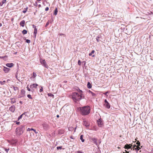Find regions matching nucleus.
Returning <instances> with one entry per match:
<instances>
[{
  "label": "nucleus",
  "mask_w": 153,
  "mask_h": 153,
  "mask_svg": "<svg viewBox=\"0 0 153 153\" xmlns=\"http://www.w3.org/2000/svg\"><path fill=\"white\" fill-rule=\"evenodd\" d=\"M80 110L82 115H87L90 113V108L89 106H87L81 108Z\"/></svg>",
  "instance_id": "nucleus-1"
},
{
  "label": "nucleus",
  "mask_w": 153,
  "mask_h": 153,
  "mask_svg": "<svg viewBox=\"0 0 153 153\" xmlns=\"http://www.w3.org/2000/svg\"><path fill=\"white\" fill-rule=\"evenodd\" d=\"M72 98L74 101L75 102H76L79 101L81 99V96L79 95L77 93L74 92L72 94Z\"/></svg>",
  "instance_id": "nucleus-2"
},
{
  "label": "nucleus",
  "mask_w": 153,
  "mask_h": 153,
  "mask_svg": "<svg viewBox=\"0 0 153 153\" xmlns=\"http://www.w3.org/2000/svg\"><path fill=\"white\" fill-rule=\"evenodd\" d=\"M21 128H17L16 129V133L17 135L19 136L23 132V126H21Z\"/></svg>",
  "instance_id": "nucleus-3"
},
{
  "label": "nucleus",
  "mask_w": 153,
  "mask_h": 153,
  "mask_svg": "<svg viewBox=\"0 0 153 153\" xmlns=\"http://www.w3.org/2000/svg\"><path fill=\"white\" fill-rule=\"evenodd\" d=\"M40 62L41 64H42L45 67L48 68V67L46 61L45 59H40Z\"/></svg>",
  "instance_id": "nucleus-4"
},
{
  "label": "nucleus",
  "mask_w": 153,
  "mask_h": 153,
  "mask_svg": "<svg viewBox=\"0 0 153 153\" xmlns=\"http://www.w3.org/2000/svg\"><path fill=\"white\" fill-rule=\"evenodd\" d=\"M25 94V91L24 89H22L21 91V93L19 95V97H24Z\"/></svg>",
  "instance_id": "nucleus-5"
},
{
  "label": "nucleus",
  "mask_w": 153,
  "mask_h": 153,
  "mask_svg": "<svg viewBox=\"0 0 153 153\" xmlns=\"http://www.w3.org/2000/svg\"><path fill=\"white\" fill-rule=\"evenodd\" d=\"M97 123L98 126L100 127H101L103 124V122L100 119L98 120Z\"/></svg>",
  "instance_id": "nucleus-6"
},
{
  "label": "nucleus",
  "mask_w": 153,
  "mask_h": 153,
  "mask_svg": "<svg viewBox=\"0 0 153 153\" xmlns=\"http://www.w3.org/2000/svg\"><path fill=\"white\" fill-rule=\"evenodd\" d=\"M132 146V145L131 144H126L125 146L124 147V148L125 149H129L131 148V147Z\"/></svg>",
  "instance_id": "nucleus-7"
},
{
  "label": "nucleus",
  "mask_w": 153,
  "mask_h": 153,
  "mask_svg": "<svg viewBox=\"0 0 153 153\" xmlns=\"http://www.w3.org/2000/svg\"><path fill=\"white\" fill-rule=\"evenodd\" d=\"M15 107L14 106H12L9 108V110L12 112H14L15 111Z\"/></svg>",
  "instance_id": "nucleus-8"
},
{
  "label": "nucleus",
  "mask_w": 153,
  "mask_h": 153,
  "mask_svg": "<svg viewBox=\"0 0 153 153\" xmlns=\"http://www.w3.org/2000/svg\"><path fill=\"white\" fill-rule=\"evenodd\" d=\"M38 86V85L36 84H33L30 86V88L31 89H33L34 88H36Z\"/></svg>",
  "instance_id": "nucleus-9"
},
{
  "label": "nucleus",
  "mask_w": 153,
  "mask_h": 153,
  "mask_svg": "<svg viewBox=\"0 0 153 153\" xmlns=\"http://www.w3.org/2000/svg\"><path fill=\"white\" fill-rule=\"evenodd\" d=\"M83 125L86 127H88L89 125L88 122L86 121H83Z\"/></svg>",
  "instance_id": "nucleus-10"
},
{
  "label": "nucleus",
  "mask_w": 153,
  "mask_h": 153,
  "mask_svg": "<svg viewBox=\"0 0 153 153\" xmlns=\"http://www.w3.org/2000/svg\"><path fill=\"white\" fill-rule=\"evenodd\" d=\"M104 105L107 108H110V105L108 102H106L104 104Z\"/></svg>",
  "instance_id": "nucleus-11"
},
{
  "label": "nucleus",
  "mask_w": 153,
  "mask_h": 153,
  "mask_svg": "<svg viewBox=\"0 0 153 153\" xmlns=\"http://www.w3.org/2000/svg\"><path fill=\"white\" fill-rule=\"evenodd\" d=\"M10 70V68H7L5 67H4V68H3V71L6 73L8 72Z\"/></svg>",
  "instance_id": "nucleus-12"
},
{
  "label": "nucleus",
  "mask_w": 153,
  "mask_h": 153,
  "mask_svg": "<svg viewBox=\"0 0 153 153\" xmlns=\"http://www.w3.org/2000/svg\"><path fill=\"white\" fill-rule=\"evenodd\" d=\"M11 142L10 143H11L12 144H16L17 143V140L16 139H13L12 140H11Z\"/></svg>",
  "instance_id": "nucleus-13"
},
{
  "label": "nucleus",
  "mask_w": 153,
  "mask_h": 153,
  "mask_svg": "<svg viewBox=\"0 0 153 153\" xmlns=\"http://www.w3.org/2000/svg\"><path fill=\"white\" fill-rule=\"evenodd\" d=\"M6 65L8 67L11 68L13 66L14 64L13 63H7Z\"/></svg>",
  "instance_id": "nucleus-14"
},
{
  "label": "nucleus",
  "mask_w": 153,
  "mask_h": 153,
  "mask_svg": "<svg viewBox=\"0 0 153 153\" xmlns=\"http://www.w3.org/2000/svg\"><path fill=\"white\" fill-rule=\"evenodd\" d=\"M25 21L24 20L22 21L20 23V25L22 27H23L25 26Z\"/></svg>",
  "instance_id": "nucleus-15"
},
{
  "label": "nucleus",
  "mask_w": 153,
  "mask_h": 153,
  "mask_svg": "<svg viewBox=\"0 0 153 153\" xmlns=\"http://www.w3.org/2000/svg\"><path fill=\"white\" fill-rule=\"evenodd\" d=\"M11 102L12 103H14L16 102V99L15 98H11Z\"/></svg>",
  "instance_id": "nucleus-16"
},
{
  "label": "nucleus",
  "mask_w": 153,
  "mask_h": 153,
  "mask_svg": "<svg viewBox=\"0 0 153 153\" xmlns=\"http://www.w3.org/2000/svg\"><path fill=\"white\" fill-rule=\"evenodd\" d=\"M92 140L94 141V143L97 144V139L96 138H93L91 139Z\"/></svg>",
  "instance_id": "nucleus-17"
},
{
  "label": "nucleus",
  "mask_w": 153,
  "mask_h": 153,
  "mask_svg": "<svg viewBox=\"0 0 153 153\" xmlns=\"http://www.w3.org/2000/svg\"><path fill=\"white\" fill-rule=\"evenodd\" d=\"M37 29L36 28H35V29H34V33H33L35 37H36V34L37 33Z\"/></svg>",
  "instance_id": "nucleus-18"
},
{
  "label": "nucleus",
  "mask_w": 153,
  "mask_h": 153,
  "mask_svg": "<svg viewBox=\"0 0 153 153\" xmlns=\"http://www.w3.org/2000/svg\"><path fill=\"white\" fill-rule=\"evenodd\" d=\"M87 87L89 88H90L92 87V85L89 82H88L87 85Z\"/></svg>",
  "instance_id": "nucleus-19"
},
{
  "label": "nucleus",
  "mask_w": 153,
  "mask_h": 153,
  "mask_svg": "<svg viewBox=\"0 0 153 153\" xmlns=\"http://www.w3.org/2000/svg\"><path fill=\"white\" fill-rule=\"evenodd\" d=\"M13 89L15 91H17L18 92L19 91V89L18 87L14 86L13 87Z\"/></svg>",
  "instance_id": "nucleus-20"
},
{
  "label": "nucleus",
  "mask_w": 153,
  "mask_h": 153,
  "mask_svg": "<svg viewBox=\"0 0 153 153\" xmlns=\"http://www.w3.org/2000/svg\"><path fill=\"white\" fill-rule=\"evenodd\" d=\"M74 129V128L72 126H69L68 128V130L69 131H72Z\"/></svg>",
  "instance_id": "nucleus-21"
},
{
  "label": "nucleus",
  "mask_w": 153,
  "mask_h": 153,
  "mask_svg": "<svg viewBox=\"0 0 153 153\" xmlns=\"http://www.w3.org/2000/svg\"><path fill=\"white\" fill-rule=\"evenodd\" d=\"M80 139L82 142H84V140L83 139V135H81L80 136Z\"/></svg>",
  "instance_id": "nucleus-22"
},
{
  "label": "nucleus",
  "mask_w": 153,
  "mask_h": 153,
  "mask_svg": "<svg viewBox=\"0 0 153 153\" xmlns=\"http://www.w3.org/2000/svg\"><path fill=\"white\" fill-rule=\"evenodd\" d=\"M58 12V10L56 8L54 11V15H56L57 13Z\"/></svg>",
  "instance_id": "nucleus-23"
},
{
  "label": "nucleus",
  "mask_w": 153,
  "mask_h": 153,
  "mask_svg": "<svg viewBox=\"0 0 153 153\" xmlns=\"http://www.w3.org/2000/svg\"><path fill=\"white\" fill-rule=\"evenodd\" d=\"M89 94H91L92 96H94L95 95V94L92 92V91H89Z\"/></svg>",
  "instance_id": "nucleus-24"
},
{
  "label": "nucleus",
  "mask_w": 153,
  "mask_h": 153,
  "mask_svg": "<svg viewBox=\"0 0 153 153\" xmlns=\"http://www.w3.org/2000/svg\"><path fill=\"white\" fill-rule=\"evenodd\" d=\"M27 31L25 30H24L22 31V33L24 35L27 34Z\"/></svg>",
  "instance_id": "nucleus-25"
},
{
  "label": "nucleus",
  "mask_w": 153,
  "mask_h": 153,
  "mask_svg": "<svg viewBox=\"0 0 153 153\" xmlns=\"http://www.w3.org/2000/svg\"><path fill=\"white\" fill-rule=\"evenodd\" d=\"M95 52V51L94 50H92L91 51V52L89 53V56H91L92 55V54H93Z\"/></svg>",
  "instance_id": "nucleus-26"
},
{
  "label": "nucleus",
  "mask_w": 153,
  "mask_h": 153,
  "mask_svg": "<svg viewBox=\"0 0 153 153\" xmlns=\"http://www.w3.org/2000/svg\"><path fill=\"white\" fill-rule=\"evenodd\" d=\"M140 149V148L139 147V146H137V148H135V150H137V151Z\"/></svg>",
  "instance_id": "nucleus-27"
},
{
  "label": "nucleus",
  "mask_w": 153,
  "mask_h": 153,
  "mask_svg": "<svg viewBox=\"0 0 153 153\" xmlns=\"http://www.w3.org/2000/svg\"><path fill=\"white\" fill-rule=\"evenodd\" d=\"M78 91L79 93V95H81H81L82 94V91L79 89L78 90Z\"/></svg>",
  "instance_id": "nucleus-28"
},
{
  "label": "nucleus",
  "mask_w": 153,
  "mask_h": 153,
  "mask_svg": "<svg viewBox=\"0 0 153 153\" xmlns=\"http://www.w3.org/2000/svg\"><path fill=\"white\" fill-rule=\"evenodd\" d=\"M50 23H51V21L50 22L49 20H48V21L46 23L45 27H47L49 25Z\"/></svg>",
  "instance_id": "nucleus-29"
},
{
  "label": "nucleus",
  "mask_w": 153,
  "mask_h": 153,
  "mask_svg": "<svg viewBox=\"0 0 153 153\" xmlns=\"http://www.w3.org/2000/svg\"><path fill=\"white\" fill-rule=\"evenodd\" d=\"M28 7H27L25 9H24L23 11V12L24 13H25L27 11V9H28Z\"/></svg>",
  "instance_id": "nucleus-30"
},
{
  "label": "nucleus",
  "mask_w": 153,
  "mask_h": 153,
  "mask_svg": "<svg viewBox=\"0 0 153 153\" xmlns=\"http://www.w3.org/2000/svg\"><path fill=\"white\" fill-rule=\"evenodd\" d=\"M48 95L49 96H51V97H54V95L53 94L51 93H48Z\"/></svg>",
  "instance_id": "nucleus-31"
},
{
  "label": "nucleus",
  "mask_w": 153,
  "mask_h": 153,
  "mask_svg": "<svg viewBox=\"0 0 153 153\" xmlns=\"http://www.w3.org/2000/svg\"><path fill=\"white\" fill-rule=\"evenodd\" d=\"M136 144L137 145V146H140V143L139 141H137V142L136 143Z\"/></svg>",
  "instance_id": "nucleus-32"
},
{
  "label": "nucleus",
  "mask_w": 153,
  "mask_h": 153,
  "mask_svg": "<svg viewBox=\"0 0 153 153\" xmlns=\"http://www.w3.org/2000/svg\"><path fill=\"white\" fill-rule=\"evenodd\" d=\"M56 148H57V149H58V150L59 149H62V146L57 147ZM63 149H64L65 148H63Z\"/></svg>",
  "instance_id": "nucleus-33"
},
{
  "label": "nucleus",
  "mask_w": 153,
  "mask_h": 153,
  "mask_svg": "<svg viewBox=\"0 0 153 153\" xmlns=\"http://www.w3.org/2000/svg\"><path fill=\"white\" fill-rule=\"evenodd\" d=\"M27 97H28L30 99H32V98L31 97V95L30 94H28L27 95Z\"/></svg>",
  "instance_id": "nucleus-34"
},
{
  "label": "nucleus",
  "mask_w": 153,
  "mask_h": 153,
  "mask_svg": "<svg viewBox=\"0 0 153 153\" xmlns=\"http://www.w3.org/2000/svg\"><path fill=\"white\" fill-rule=\"evenodd\" d=\"M23 115V114H22L18 117V120H19L20 119H21L22 118Z\"/></svg>",
  "instance_id": "nucleus-35"
},
{
  "label": "nucleus",
  "mask_w": 153,
  "mask_h": 153,
  "mask_svg": "<svg viewBox=\"0 0 153 153\" xmlns=\"http://www.w3.org/2000/svg\"><path fill=\"white\" fill-rule=\"evenodd\" d=\"M137 147V146L136 145H134L132 147H131V149H135V147Z\"/></svg>",
  "instance_id": "nucleus-36"
},
{
  "label": "nucleus",
  "mask_w": 153,
  "mask_h": 153,
  "mask_svg": "<svg viewBox=\"0 0 153 153\" xmlns=\"http://www.w3.org/2000/svg\"><path fill=\"white\" fill-rule=\"evenodd\" d=\"M36 76V74L33 72V76L34 77V78H35Z\"/></svg>",
  "instance_id": "nucleus-37"
},
{
  "label": "nucleus",
  "mask_w": 153,
  "mask_h": 153,
  "mask_svg": "<svg viewBox=\"0 0 153 153\" xmlns=\"http://www.w3.org/2000/svg\"><path fill=\"white\" fill-rule=\"evenodd\" d=\"M78 64L79 65H81V62L79 60L78 61Z\"/></svg>",
  "instance_id": "nucleus-38"
},
{
  "label": "nucleus",
  "mask_w": 153,
  "mask_h": 153,
  "mask_svg": "<svg viewBox=\"0 0 153 153\" xmlns=\"http://www.w3.org/2000/svg\"><path fill=\"white\" fill-rule=\"evenodd\" d=\"M43 91V88L42 87H41V88L40 89L39 91L41 92Z\"/></svg>",
  "instance_id": "nucleus-39"
},
{
  "label": "nucleus",
  "mask_w": 153,
  "mask_h": 153,
  "mask_svg": "<svg viewBox=\"0 0 153 153\" xmlns=\"http://www.w3.org/2000/svg\"><path fill=\"white\" fill-rule=\"evenodd\" d=\"M6 0H2V4L5 3L6 2Z\"/></svg>",
  "instance_id": "nucleus-40"
},
{
  "label": "nucleus",
  "mask_w": 153,
  "mask_h": 153,
  "mask_svg": "<svg viewBox=\"0 0 153 153\" xmlns=\"http://www.w3.org/2000/svg\"><path fill=\"white\" fill-rule=\"evenodd\" d=\"M32 130L33 131H34L36 134L38 133V132H36L35 129L32 128Z\"/></svg>",
  "instance_id": "nucleus-41"
},
{
  "label": "nucleus",
  "mask_w": 153,
  "mask_h": 153,
  "mask_svg": "<svg viewBox=\"0 0 153 153\" xmlns=\"http://www.w3.org/2000/svg\"><path fill=\"white\" fill-rule=\"evenodd\" d=\"M27 90L28 91H31L30 89L28 87V85L27 86Z\"/></svg>",
  "instance_id": "nucleus-42"
},
{
  "label": "nucleus",
  "mask_w": 153,
  "mask_h": 153,
  "mask_svg": "<svg viewBox=\"0 0 153 153\" xmlns=\"http://www.w3.org/2000/svg\"><path fill=\"white\" fill-rule=\"evenodd\" d=\"M5 82V81H4L3 82L0 81V83H1V84L3 85V84H4V82Z\"/></svg>",
  "instance_id": "nucleus-43"
},
{
  "label": "nucleus",
  "mask_w": 153,
  "mask_h": 153,
  "mask_svg": "<svg viewBox=\"0 0 153 153\" xmlns=\"http://www.w3.org/2000/svg\"><path fill=\"white\" fill-rule=\"evenodd\" d=\"M26 42H27L28 43H29L30 42V40H29V39H27L26 40Z\"/></svg>",
  "instance_id": "nucleus-44"
},
{
  "label": "nucleus",
  "mask_w": 153,
  "mask_h": 153,
  "mask_svg": "<svg viewBox=\"0 0 153 153\" xmlns=\"http://www.w3.org/2000/svg\"><path fill=\"white\" fill-rule=\"evenodd\" d=\"M32 128H28L27 129V131H29L30 130H32Z\"/></svg>",
  "instance_id": "nucleus-45"
},
{
  "label": "nucleus",
  "mask_w": 153,
  "mask_h": 153,
  "mask_svg": "<svg viewBox=\"0 0 153 153\" xmlns=\"http://www.w3.org/2000/svg\"><path fill=\"white\" fill-rule=\"evenodd\" d=\"M49 10V8L48 7H46L45 9V10L46 11H48Z\"/></svg>",
  "instance_id": "nucleus-46"
},
{
  "label": "nucleus",
  "mask_w": 153,
  "mask_h": 153,
  "mask_svg": "<svg viewBox=\"0 0 153 153\" xmlns=\"http://www.w3.org/2000/svg\"><path fill=\"white\" fill-rule=\"evenodd\" d=\"M32 26L33 28H34V29H35V28H36V26L34 25H33Z\"/></svg>",
  "instance_id": "nucleus-47"
},
{
  "label": "nucleus",
  "mask_w": 153,
  "mask_h": 153,
  "mask_svg": "<svg viewBox=\"0 0 153 153\" xmlns=\"http://www.w3.org/2000/svg\"><path fill=\"white\" fill-rule=\"evenodd\" d=\"M77 153H82V152L81 151H78L76 152Z\"/></svg>",
  "instance_id": "nucleus-48"
},
{
  "label": "nucleus",
  "mask_w": 153,
  "mask_h": 153,
  "mask_svg": "<svg viewBox=\"0 0 153 153\" xmlns=\"http://www.w3.org/2000/svg\"><path fill=\"white\" fill-rule=\"evenodd\" d=\"M126 152H123V153H129L128 152H127L126 150H125Z\"/></svg>",
  "instance_id": "nucleus-49"
},
{
  "label": "nucleus",
  "mask_w": 153,
  "mask_h": 153,
  "mask_svg": "<svg viewBox=\"0 0 153 153\" xmlns=\"http://www.w3.org/2000/svg\"><path fill=\"white\" fill-rule=\"evenodd\" d=\"M16 124L17 125H19L20 124V122H17L16 123Z\"/></svg>",
  "instance_id": "nucleus-50"
},
{
  "label": "nucleus",
  "mask_w": 153,
  "mask_h": 153,
  "mask_svg": "<svg viewBox=\"0 0 153 153\" xmlns=\"http://www.w3.org/2000/svg\"><path fill=\"white\" fill-rule=\"evenodd\" d=\"M108 91L106 92L105 93H104V94H105V95H107V94L108 93Z\"/></svg>",
  "instance_id": "nucleus-51"
},
{
  "label": "nucleus",
  "mask_w": 153,
  "mask_h": 153,
  "mask_svg": "<svg viewBox=\"0 0 153 153\" xmlns=\"http://www.w3.org/2000/svg\"><path fill=\"white\" fill-rule=\"evenodd\" d=\"M104 102H105V103H106V102H108L106 100V99H105V100Z\"/></svg>",
  "instance_id": "nucleus-52"
},
{
  "label": "nucleus",
  "mask_w": 153,
  "mask_h": 153,
  "mask_svg": "<svg viewBox=\"0 0 153 153\" xmlns=\"http://www.w3.org/2000/svg\"><path fill=\"white\" fill-rule=\"evenodd\" d=\"M9 150V149H6V150L7 151V152Z\"/></svg>",
  "instance_id": "nucleus-53"
},
{
  "label": "nucleus",
  "mask_w": 153,
  "mask_h": 153,
  "mask_svg": "<svg viewBox=\"0 0 153 153\" xmlns=\"http://www.w3.org/2000/svg\"><path fill=\"white\" fill-rule=\"evenodd\" d=\"M56 117H59V115H57V116H56Z\"/></svg>",
  "instance_id": "nucleus-54"
},
{
  "label": "nucleus",
  "mask_w": 153,
  "mask_h": 153,
  "mask_svg": "<svg viewBox=\"0 0 153 153\" xmlns=\"http://www.w3.org/2000/svg\"><path fill=\"white\" fill-rule=\"evenodd\" d=\"M2 26V24L1 23H0V27Z\"/></svg>",
  "instance_id": "nucleus-55"
},
{
  "label": "nucleus",
  "mask_w": 153,
  "mask_h": 153,
  "mask_svg": "<svg viewBox=\"0 0 153 153\" xmlns=\"http://www.w3.org/2000/svg\"><path fill=\"white\" fill-rule=\"evenodd\" d=\"M76 128H75V130H74V132H75V131Z\"/></svg>",
  "instance_id": "nucleus-56"
},
{
  "label": "nucleus",
  "mask_w": 153,
  "mask_h": 153,
  "mask_svg": "<svg viewBox=\"0 0 153 153\" xmlns=\"http://www.w3.org/2000/svg\"><path fill=\"white\" fill-rule=\"evenodd\" d=\"M94 55H93L92 56V57H94Z\"/></svg>",
  "instance_id": "nucleus-57"
},
{
  "label": "nucleus",
  "mask_w": 153,
  "mask_h": 153,
  "mask_svg": "<svg viewBox=\"0 0 153 153\" xmlns=\"http://www.w3.org/2000/svg\"><path fill=\"white\" fill-rule=\"evenodd\" d=\"M37 1H41V0H37Z\"/></svg>",
  "instance_id": "nucleus-58"
},
{
  "label": "nucleus",
  "mask_w": 153,
  "mask_h": 153,
  "mask_svg": "<svg viewBox=\"0 0 153 153\" xmlns=\"http://www.w3.org/2000/svg\"><path fill=\"white\" fill-rule=\"evenodd\" d=\"M20 103H21V101H20Z\"/></svg>",
  "instance_id": "nucleus-59"
},
{
  "label": "nucleus",
  "mask_w": 153,
  "mask_h": 153,
  "mask_svg": "<svg viewBox=\"0 0 153 153\" xmlns=\"http://www.w3.org/2000/svg\"><path fill=\"white\" fill-rule=\"evenodd\" d=\"M0 153H1V152H0Z\"/></svg>",
  "instance_id": "nucleus-60"
}]
</instances>
